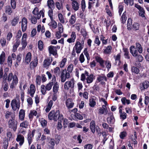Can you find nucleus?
Listing matches in <instances>:
<instances>
[{
  "mask_svg": "<svg viewBox=\"0 0 149 149\" xmlns=\"http://www.w3.org/2000/svg\"><path fill=\"white\" fill-rule=\"evenodd\" d=\"M54 73L56 75H59L60 74V69L59 67H56L54 70Z\"/></svg>",
  "mask_w": 149,
  "mask_h": 149,
  "instance_id": "nucleus-47",
  "label": "nucleus"
},
{
  "mask_svg": "<svg viewBox=\"0 0 149 149\" xmlns=\"http://www.w3.org/2000/svg\"><path fill=\"white\" fill-rule=\"evenodd\" d=\"M59 86L57 82H56L54 85L53 88V92L58 93Z\"/></svg>",
  "mask_w": 149,
  "mask_h": 149,
  "instance_id": "nucleus-36",
  "label": "nucleus"
},
{
  "mask_svg": "<svg viewBox=\"0 0 149 149\" xmlns=\"http://www.w3.org/2000/svg\"><path fill=\"white\" fill-rule=\"evenodd\" d=\"M58 31L59 32L63 33V26L61 23H58Z\"/></svg>",
  "mask_w": 149,
  "mask_h": 149,
  "instance_id": "nucleus-56",
  "label": "nucleus"
},
{
  "mask_svg": "<svg viewBox=\"0 0 149 149\" xmlns=\"http://www.w3.org/2000/svg\"><path fill=\"white\" fill-rule=\"evenodd\" d=\"M11 105L13 109L15 111L20 107L19 103L18 101L16 100H13L11 103Z\"/></svg>",
  "mask_w": 149,
  "mask_h": 149,
  "instance_id": "nucleus-6",
  "label": "nucleus"
},
{
  "mask_svg": "<svg viewBox=\"0 0 149 149\" xmlns=\"http://www.w3.org/2000/svg\"><path fill=\"white\" fill-rule=\"evenodd\" d=\"M0 42L2 47L5 46L6 44V41L4 38H2L0 40Z\"/></svg>",
  "mask_w": 149,
  "mask_h": 149,
  "instance_id": "nucleus-54",
  "label": "nucleus"
},
{
  "mask_svg": "<svg viewBox=\"0 0 149 149\" xmlns=\"http://www.w3.org/2000/svg\"><path fill=\"white\" fill-rule=\"evenodd\" d=\"M127 13L126 11H125L123 13L121 19L122 23L124 24L125 23L126 21L127 20V17H126Z\"/></svg>",
  "mask_w": 149,
  "mask_h": 149,
  "instance_id": "nucleus-35",
  "label": "nucleus"
},
{
  "mask_svg": "<svg viewBox=\"0 0 149 149\" xmlns=\"http://www.w3.org/2000/svg\"><path fill=\"white\" fill-rule=\"evenodd\" d=\"M15 114L10 111H7L5 113V118L6 119L11 118L10 119H15Z\"/></svg>",
  "mask_w": 149,
  "mask_h": 149,
  "instance_id": "nucleus-17",
  "label": "nucleus"
},
{
  "mask_svg": "<svg viewBox=\"0 0 149 149\" xmlns=\"http://www.w3.org/2000/svg\"><path fill=\"white\" fill-rule=\"evenodd\" d=\"M66 105L68 108L70 109L73 107L74 103L72 99L69 98L66 101Z\"/></svg>",
  "mask_w": 149,
  "mask_h": 149,
  "instance_id": "nucleus-20",
  "label": "nucleus"
},
{
  "mask_svg": "<svg viewBox=\"0 0 149 149\" xmlns=\"http://www.w3.org/2000/svg\"><path fill=\"white\" fill-rule=\"evenodd\" d=\"M84 41L83 40L81 41V43L78 41H76L73 48L75 49L77 54H79L80 53L84 47Z\"/></svg>",
  "mask_w": 149,
  "mask_h": 149,
  "instance_id": "nucleus-3",
  "label": "nucleus"
},
{
  "mask_svg": "<svg viewBox=\"0 0 149 149\" xmlns=\"http://www.w3.org/2000/svg\"><path fill=\"white\" fill-rule=\"evenodd\" d=\"M108 116L107 118V121L108 124H113L115 122V119L113 113L111 112L108 113Z\"/></svg>",
  "mask_w": 149,
  "mask_h": 149,
  "instance_id": "nucleus-7",
  "label": "nucleus"
},
{
  "mask_svg": "<svg viewBox=\"0 0 149 149\" xmlns=\"http://www.w3.org/2000/svg\"><path fill=\"white\" fill-rule=\"evenodd\" d=\"M43 42L41 40L39 41L38 43V47L40 50H42L43 49Z\"/></svg>",
  "mask_w": 149,
  "mask_h": 149,
  "instance_id": "nucleus-50",
  "label": "nucleus"
},
{
  "mask_svg": "<svg viewBox=\"0 0 149 149\" xmlns=\"http://www.w3.org/2000/svg\"><path fill=\"white\" fill-rule=\"evenodd\" d=\"M7 62L8 66L9 67H11L12 65V61L11 57L10 56H9L8 57Z\"/></svg>",
  "mask_w": 149,
  "mask_h": 149,
  "instance_id": "nucleus-61",
  "label": "nucleus"
},
{
  "mask_svg": "<svg viewBox=\"0 0 149 149\" xmlns=\"http://www.w3.org/2000/svg\"><path fill=\"white\" fill-rule=\"evenodd\" d=\"M33 138V137L31 136V133H29L28 134L27 139L29 145H30L32 142Z\"/></svg>",
  "mask_w": 149,
  "mask_h": 149,
  "instance_id": "nucleus-42",
  "label": "nucleus"
},
{
  "mask_svg": "<svg viewBox=\"0 0 149 149\" xmlns=\"http://www.w3.org/2000/svg\"><path fill=\"white\" fill-rule=\"evenodd\" d=\"M51 21L48 24L50 27L54 29H56L57 26V24L56 22L53 19L51 20Z\"/></svg>",
  "mask_w": 149,
  "mask_h": 149,
  "instance_id": "nucleus-30",
  "label": "nucleus"
},
{
  "mask_svg": "<svg viewBox=\"0 0 149 149\" xmlns=\"http://www.w3.org/2000/svg\"><path fill=\"white\" fill-rule=\"evenodd\" d=\"M52 61V58L50 60L49 58H47L44 60L43 61V65L44 68H47L51 64Z\"/></svg>",
  "mask_w": 149,
  "mask_h": 149,
  "instance_id": "nucleus-22",
  "label": "nucleus"
},
{
  "mask_svg": "<svg viewBox=\"0 0 149 149\" xmlns=\"http://www.w3.org/2000/svg\"><path fill=\"white\" fill-rule=\"evenodd\" d=\"M124 52V55L125 58H126L129 59L130 58V57L129 56V52L128 49H123Z\"/></svg>",
  "mask_w": 149,
  "mask_h": 149,
  "instance_id": "nucleus-49",
  "label": "nucleus"
},
{
  "mask_svg": "<svg viewBox=\"0 0 149 149\" xmlns=\"http://www.w3.org/2000/svg\"><path fill=\"white\" fill-rule=\"evenodd\" d=\"M136 49L139 54H141L143 51V48L141 44L139 42H136L135 44Z\"/></svg>",
  "mask_w": 149,
  "mask_h": 149,
  "instance_id": "nucleus-27",
  "label": "nucleus"
},
{
  "mask_svg": "<svg viewBox=\"0 0 149 149\" xmlns=\"http://www.w3.org/2000/svg\"><path fill=\"white\" fill-rule=\"evenodd\" d=\"M136 57V60L139 62H141L143 60V57L142 55L138 54Z\"/></svg>",
  "mask_w": 149,
  "mask_h": 149,
  "instance_id": "nucleus-60",
  "label": "nucleus"
},
{
  "mask_svg": "<svg viewBox=\"0 0 149 149\" xmlns=\"http://www.w3.org/2000/svg\"><path fill=\"white\" fill-rule=\"evenodd\" d=\"M104 62L106 67L108 70H109L111 68V62L109 60H107L106 61Z\"/></svg>",
  "mask_w": 149,
  "mask_h": 149,
  "instance_id": "nucleus-45",
  "label": "nucleus"
},
{
  "mask_svg": "<svg viewBox=\"0 0 149 149\" xmlns=\"http://www.w3.org/2000/svg\"><path fill=\"white\" fill-rule=\"evenodd\" d=\"M76 18L74 15H72L70 18L69 20V22L71 25L74 24L76 22Z\"/></svg>",
  "mask_w": 149,
  "mask_h": 149,
  "instance_id": "nucleus-37",
  "label": "nucleus"
},
{
  "mask_svg": "<svg viewBox=\"0 0 149 149\" xmlns=\"http://www.w3.org/2000/svg\"><path fill=\"white\" fill-rule=\"evenodd\" d=\"M40 123L43 127H45L47 125V122L44 119L42 118L40 121Z\"/></svg>",
  "mask_w": 149,
  "mask_h": 149,
  "instance_id": "nucleus-53",
  "label": "nucleus"
},
{
  "mask_svg": "<svg viewBox=\"0 0 149 149\" xmlns=\"http://www.w3.org/2000/svg\"><path fill=\"white\" fill-rule=\"evenodd\" d=\"M95 59L97 62L99 63L100 66L102 68H104L105 67L104 63L105 61L102 58L99 56H97L95 57Z\"/></svg>",
  "mask_w": 149,
  "mask_h": 149,
  "instance_id": "nucleus-16",
  "label": "nucleus"
},
{
  "mask_svg": "<svg viewBox=\"0 0 149 149\" xmlns=\"http://www.w3.org/2000/svg\"><path fill=\"white\" fill-rule=\"evenodd\" d=\"M16 141L19 143L20 146H22L24 142V138L23 135L19 134L17 135Z\"/></svg>",
  "mask_w": 149,
  "mask_h": 149,
  "instance_id": "nucleus-11",
  "label": "nucleus"
},
{
  "mask_svg": "<svg viewBox=\"0 0 149 149\" xmlns=\"http://www.w3.org/2000/svg\"><path fill=\"white\" fill-rule=\"evenodd\" d=\"M38 60L37 57H36L34 60L32 61L30 63V68L31 69H33L36 67L38 64Z\"/></svg>",
  "mask_w": 149,
  "mask_h": 149,
  "instance_id": "nucleus-21",
  "label": "nucleus"
},
{
  "mask_svg": "<svg viewBox=\"0 0 149 149\" xmlns=\"http://www.w3.org/2000/svg\"><path fill=\"white\" fill-rule=\"evenodd\" d=\"M25 116L24 111L23 109H21L19 113V119L21 121H23L24 120Z\"/></svg>",
  "mask_w": 149,
  "mask_h": 149,
  "instance_id": "nucleus-24",
  "label": "nucleus"
},
{
  "mask_svg": "<svg viewBox=\"0 0 149 149\" xmlns=\"http://www.w3.org/2000/svg\"><path fill=\"white\" fill-rule=\"evenodd\" d=\"M41 91L42 94L45 95L47 91L45 86L44 85H42L41 86Z\"/></svg>",
  "mask_w": 149,
  "mask_h": 149,
  "instance_id": "nucleus-48",
  "label": "nucleus"
},
{
  "mask_svg": "<svg viewBox=\"0 0 149 149\" xmlns=\"http://www.w3.org/2000/svg\"><path fill=\"white\" fill-rule=\"evenodd\" d=\"M8 126L9 128L13 129L15 131L17 129V123H15V119H10L8 121Z\"/></svg>",
  "mask_w": 149,
  "mask_h": 149,
  "instance_id": "nucleus-5",
  "label": "nucleus"
},
{
  "mask_svg": "<svg viewBox=\"0 0 149 149\" xmlns=\"http://www.w3.org/2000/svg\"><path fill=\"white\" fill-rule=\"evenodd\" d=\"M104 110V109H103L101 108H100L99 109V113L106 115L108 111L106 110V112H105Z\"/></svg>",
  "mask_w": 149,
  "mask_h": 149,
  "instance_id": "nucleus-59",
  "label": "nucleus"
},
{
  "mask_svg": "<svg viewBox=\"0 0 149 149\" xmlns=\"http://www.w3.org/2000/svg\"><path fill=\"white\" fill-rule=\"evenodd\" d=\"M27 20L26 18L24 17L22 20V29L23 32H24L26 30L27 27Z\"/></svg>",
  "mask_w": 149,
  "mask_h": 149,
  "instance_id": "nucleus-14",
  "label": "nucleus"
},
{
  "mask_svg": "<svg viewBox=\"0 0 149 149\" xmlns=\"http://www.w3.org/2000/svg\"><path fill=\"white\" fill-rule=\"evenodd\" d=\"M32 54L31 53L29 52L26 55L25 61L27 64L29 63L31 59Z\"/></svg>",
  "mask_w": 149,
  "mask_h": 149,
  "instance_id": "nucleus-25",
  "label": "nucleus"
},
{
  "mask_svg": "<svg viewBox=\"0 0 149 149\" xmlns=\"http://www.w3.org/2000/svg\"><path fill=\"white\" fill-rule=\"evenodd\" d=\"M121 101L123 105H125L126 104H129L130 103V100L126 99L125 97H123L121 99Z\"/></svg>",
  "mask_w": 149,
  "mask_h": 149,
  "instance_id": "nucleus-39",
  "label": "nucleus"
},
{
  "mask_svg": "<svg viewBox=\"0 0 149 149\" xmlns=\"http://www.w3.org/2000/svg\"><path fill=\"white\" fill-rule=\"evenodd\" d=\"M29 116L30 120H32L34 116H36V118H38L39 116V115L36 111L33 110L30 111Z\"/></svg>",
  "mask_w": 149,
  "mask_h": 149,
  "instance_id": "nucleus-15",
  "label": "nucleus"
},
{
  "mask_svg": "<svg viewBox=\"0 0 149 149\" xmlns=\"http://www.w3.org/2000/svg\"><path fill=\"white\" fill-rule=\"evenodd\" d=\"M18 82V78L16 75H14L13 76V80L12 83L15 84H17Z\"/></svg>",
  "mask_w": 149,
  "mask_h": 149,
  "instance_id": "nucleus-55",
  "label": "nucleus"
},
{
  "mask_svg": "<svg viewBox=\"0 0 149 149\" xmlns=\"http://www.w3.org/2000/svg\"><path fill=\"white\" fill-rule=\"evenodd\" d=\"M149 86V82L148 81H144L141 86H140V88L141 91L147 89Z\"/></svg>",
  "mask_w": 149,
  "mask_h": 149,
  "instance_id": "nucleus-23",
  "label": "nucleus"
},
{
  "mask_svg": "<svg viewBox=\"0 0 149 149\" xmlns=\"http://www.w3.org/2000/svg\"><path fill=\"white\" fill-rule=\"evenodd\" d=\"M126 134H127L126 132H122L120 133V138L122 139H124V137L126 136Z\"/></svg>",
  "mask_w": 149,
  "mask_h": 149,
  "instance_id": "nucleus-64",
  "label": "nucleus"
},
{
  "mask_svg": "<svg viewBox=\"0 0 149 149\" xmlns=\"http://www.w3.org/2000/svg\"><path fill=\"white\" fill-rule=\"evenodd\" d=\"M97 80L99 82H101V84H103L104 81H107V78L104 75H100L97 78Z\"/></svg>",
  "mask_w": 149,
  "mask_h": 149,
  "instance_id": "nucleus-26",
  "label": "nucleus"
},
{
  "mask_svg": "<svg viewBox=\"0 0 149 149\" xmlns=\"http://www.w3.org/2000/svg\"><path fill=\"white\" fill-rule=\"evenodd\" d=\"M5 59V54L4 52H2L0 55V64H2L4 62Z\"/></svg>",
  "mask_w": 149,
  "mask_h": 149,
  "instance_id": "nucleus-31",
  "label": "nucleus"
},
{
  "mask_svg": "<svg viewBox=\"0 0 149 149\" xmlns=\"http://www.w3.org/2000/svg\"><path fill=\"white\" fill-rule=\"evenodd\" d=\"M49 119L50 120H53L54 121H57L58 119L60 121L63 119V116L60 114V111L58 110L56 111H52L49 113L48 115Z\"/></svg>",
  "mask_w": 149,
  "mask_h": 149,
  "instance_id": "nucleus-2",
  "label": "nucleus"
},
{
  "mask_svg": "<svg viewBox=\"0 0 149 149\" xmlns=\"http://www.w3.org/2000/svg\"><path fill=\"white\" fill-rule=\"evenodd\" d=\"M47 4L49 8L51 9L54 8L55 3L53 0H48Z\"/></svg>",
  "mask_w": 149,
  "mask_h": 149,
  "instance_id": "nucleus-29",
  "label": "nucleus"
},
{
  "mask_svg": "<svg viewBox=\"0 0 149 149\" xmlns=\"http://www.w3.org/2000/svg\"><path fill=\"white\" fill-rule=\"evenodd\" d=\"M112 47L111 46L107 47L103 51V53L105 54H109L111 52Z\"/></svg>",
  "mask_w": 149,
  "mask_h": 149,
  "instance_id": "nucleus-34",
  "label": "nucleus"
},
{
  "mask_svg": "<svg viewBox=\"0 0 149 149\" xmlns=\"http://www.w3.org/2000/svg\"><path fill=\"white\" fill-rule=\"evenodd\" d=\"M95 123L94 120H92L90 123V129L92 132L94 133L95 131Z\"/></svg>",
  "mask_w": 149,
  "mask_h": 149,
  "instance_id": "nucleus-32",
  "label": "nucleus"
},
{
  "mask_svg": "<svg viewBox=\"0 0 149 149\" xmlns=\"http://www.w3.org/2000/svg\"><path fill=\"white\" fill-rule=\"evenodd\" d=\"M132 20L131 19L129 18L127 22V29L129 30L132 29Z\"/></svg>",
  "mask_w": 149,
  "mask_h": 149,
  "instance_id": "nucleus-43",
  "label": "nucleus"
},
{
  "mask_svg": "<svg viewBox=\"0 0 149 149\" xmlns=\"http://www.w3.org/2000/svg\"><path fill=\"white\" fill-rule=\"evenodd\" d=\"M32 13L35 15L37 16L38 19H40L41 15L42 17L44 16V13L42 10L39 11V10H33Z\"/></svg>",
  "mask_w": 149,
  "mask_h": 149,
  "instance_id": "nucleus-9",
  "label": "nucleus"
},
{
  "mask_svg": "<svg viewBox=\"0 0 149 149\" xmlns=\"http://www.w3.org/2000/svg\"><path fill=\"white\" fill-rule=\"evenodd\" d=\"M27 38V35L26 33H24L22 36V39L21 44L22 45V48H25L27 45V42L26 41Z\"/></svg>",
  "mask_w": 149,
  "mask_h": 149,
  "instance_id": "nucleus-13",
  "label": "nucleus"
},
{
  "mask_svg": "<svg viewBox=\"0 0 149 149\" xmlns=\"http://www.w3.org/2000/svg\"><path fill=\"white\" fill-rule=\"evenodd\" d=\"M130 53L134 57L136 56L138 54V50L134 46H132L130 47Z\"/></svg>",
  "mask_w": 149,
  "mask_h": 149,
  "instance_id": "nucleus-18",
  "label": "nucleus"
},
{
  "mask_svg": "<svg viewBox=\"0 0 149 149\" xmlns=\"http://www.w3.org/2000/svg\"><path fill=\"white\" fill-rule=\"evenodd\" d=\"M96 104V103L94 99L92 98L89 100V104L91 107H94Z\"/></svg>",
  "mask_w": 149,
  "mask_h": 149,
  "instance_id": "nucleus-40",
  "label": "nucleus"
},
{
  "mask_svg": "<svg viewBox=\"0 0 149 149\" xmlns=\"http://www.w3.org/2000/svg\"><path fill=\"white\" fill-rule=\"evenodd\" d=\"M74 65L72 64H70L67 68V71L63 70L61 76V80L62 82H65L67 79H68L71 77L70 73H71L73 70Z\"/></svg>",
  "mask_w": 149,
  "mask_h": 149,
  "instance_id": "nucleus-1",
  "label": "nucleus"
},
{
  "mask_svg": "<svg viewBox=\"0 0 149 149\" xmlns=\"http://www.w3.org/2000/svg\"><path fill=\"white\" fill-rule=\"evenodd\" d=\"M85 74L87 76L86 79V82L88 84H90L93 82V80L95 79V76L93 74H91L90 75L88 74V72L85 71Z\"/></svg>",
  "mask_w": 149,
  "mask_h": 149,
  "instance_id": "nucleus-8",
  "label": "nucleus"
},
{
  "mask_svg": "<svg viewBox=\"0 0 149 149\" xmlns=\"http://www.w3.org/2000/svg\"><path fill=\"white\" fill-rule=\"evenodd\" d=\"M56 80V77L55 75H54L53 76L52 82L47 84L45 86L47 91H49L51 89L53 85V83H54L55 82Z\"/></svg>",
  "mask_w": 149,
  "mask_h": 149,
  "instance_id": "nucleus-10",
  "label": "nucleus"
},
{
  "mask_svg": "<svg viewBox=\"0 0 149 149\" xmlns=\"http://www.w3.org/2000/svg\"><path fill=\"white\" fill-rule=\"evenodd\" d=\"M131 71L132 72L134 73L138 74L139 72V70L137 67L135 66H133L131 68Z\"/></svg>",
  "mask_w": 149,
  "mask_h": 149,
  "instance_id": "nucleus-44",
  "label": "nucleus"
},
{
  "mask_svg": "<svg viewBox=\"0 0 149 149\" xmlns=\"http://www.w3.org/2000/svg\"><path fill=\"white\" fill-rule=\"evenodd\" d=\"M93 146V145L91 144H86L84 146V149H92Z\"/></svg>",
  "mask_w": 149,
  "mask_h": 149,
  "instance_id": "nucleus-62",
  "label": "nucleus"
},
{
  "mask_svg": "<svg viewBox=\"0 0 149 149\" xmlns=\"http://www.w3.org/2000/svg\"><path fill=\"white\" fill-rule=\"evenodd\" d=\"M36 90L35 86L33 84H31L30 86L29 89L28 90V94H30L31 97H33Z\"/></svg>",
  "mask_w": 149,
  "mask_h": 149,
  "instance_id": "nucleus-12",
  "label": "nucleus"
},
{
  "mask_svg": "<svg viewBox=\"0 0 149 149\" xmlns=\"http://www.w3.org/2000/svg\"><path fill=\"white\" fill-rule=\"evenodd\" d=\"M48 50L49 53L52 54L54 56H56L57 54V50L55 48V46H50L48 47Z\"/></svg>",
  "mask_w": 149,
  "mask_h": 149,
  "instance_id": "nucleus-19",
  "label": "nucleus"
},
{
  "mask_svg": "<svg viewBox=\"0 0 149 149\" xmlns=\"http://www.w3.org/2000/svg\"><path fill=\"white\" fill-rule=\"evenodd\" d=\"M67 61V59L66 58H63L60 62L59 66L61 68H63L65 65Z\"/></svg>",
  "mask_w": 149,
  "mask_h": 149,
  "instance_id": "nucleus-41",
  "label": "nucleus"
},
{
  "mask_svg": "<svg viewBox=\"0 0 149 149\" xmlns=\"http://www.w3.org/2000/svg\"><path fill=\"white\" fill-rule=\"evenodd\" d=\"M29 126V122L28 121L26 120L21 123L20 124V127L25 128H27Z\"/></svg>",
  "mask_w": 149,
  "mask_h": 149,
  "instance_id": "nucleus-28",
  "label": "nucleus"
},
{
  "mask_svg": "<svg viewBox=\"0 0 149 149\" xmlns=\"http://www.w3.org/2000/svg\"><path fill=\"white\" fill-rule=\"evenodd\" d=\"M84 54L86 57L87 59L88 60H89L90 59V57L89 56V54L88 53L87 49L86 48L85 49L83 52Z\"/></svg>",
  "mask_w": 149,
  "mask_h": 149,
  "instance_id": "nucleus-58",
  "label": "nucleus"
},
{
  "mask_svg": "<svg viewBox=\"0 0 149 149\" xmlns=\"http://www.w3.org/2000/svg\"><path fill=\"white\" fill-rule=\"evenodd\" d=\"M72 3V8L73 9H78L79 8V4L77 1L75 3Z\"/></svg>",
  "mask_w": 149,
  "mask_h": 149,
  "instance_id": "nucleus-46",
  "label": "nucleus"
},
{
  "mask_svg": "<svg viewBox=\"0 0 149 149\" xmlns=\"http://www.w3.org/2000/svg\"><path fill=\"white\" fill-rule=\"evenodd\" d=\"M19 19L18 17H15L12 20L11 24L12 26H15L19 21Z\"/></svg>",
  "mask_w": 149,
  "mask_h": 149,
  "instance_id": "nucleus-38",
  "label": "nucleus"
},
{
  "mask_svg": "<svg viewBox=\"0 0 149 149\" xmlns=\"http://www.w3.org/2000/svg\"><path fill=\"white\" fill-rule=\"evenodd\" d=\"M58 16L60 22L61 23L64 24L65 23V20L62 15L61 13H59L58 14Z\"/></svg>",
  "mask_w": 149,
  "mask_h": 149,
  "instance_id": "nucleus-52",
  "label": "nucleus"
},
{
  "mask_svg": "<svg viewBox=\"0 0 149 149\" xmlns=\"http://www.w3.org/2000/svg\"><path fill=\"white\" fill-rule=\"evenodd\" d=\"M20 43V41L18 40H16V42L13 46V51L14 52L17 50V48L19 45Z\"/></svg>",
  "mask_w": 149,
  "mask_h": 149,
  "instance_id": "nucleus-33",
  "label": "nucleus"
},
{
  "mask_svg": "<svg viewBox=\"0 0 149 149\" xmlns=\"http://www.w3.org/2000/svg\"><path fill=\"white\" fill-rule=\"evenodd\" d=\"M74 78H72L70 81H66L64 85V88L65 90H68L69 88H73L74 86Z\"/></svg>",
  "mask_w": 149,
  "mask_h": 149,
  "instance_id": "nucleus-4",
  "label": "nucleus"
},
{
  "mask_svg": "<svg viewBox=\"0 0 149 149\" xmlns=\"http://www.w3.org/2000/svg\"><path fill=\"white\" fill-rule=\"evenodd\" d=\"M79 61L81 63H83L85 61V58L84 55L82 53L80 55L79 57Z\"/></svg>",
  "mask_w": 149,
  "mask_h": 149,
  "instance_id": "nucleus-57",
  "label": "nucleus"
},
{
  "mask_svg": "<svg viewBox=\"0 0 149 149\" xmlns=\"http://www.w3.org/2000/svg\"><path fill=\"white\" fill-rule=\"evenodd\" d=\"M37 17H36L35 16H32L31 18V22L33 24H36L37 22Z\"/></svg>",
  "mask_w": 149,
  "mask_h": 149,
  "instance_id": "nucleus-63",
  "label": "nucleus"
},
{
  "mask_svg": "<svg viewBox=\"0 0 149 149\" xmlns=\"http://www.w3.org/2000/svg\"><path fill=\"white\" fill-rule=\"evenodd\" d=\"M139 25L138 23H134L132 25V29L135 30H137L139 29Z\"/></svg>",
  "mask_w": 149,
  "mask_h": 149,
  "instance_id": "nucleus-51",
  "label": "nucleus"
}]
</instances>
